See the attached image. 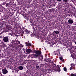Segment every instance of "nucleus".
Instances as JSON below:
<instances>
[{"mask_svg": "<svg viewBox=\"0 0 76 76\" xmlns=\"http://www.w3.org/2000/svg\"><path fill=\"white\" fill-rule=\"evenodd\" d=\"M35 53L36 54L32 55L33 56V58H37V57H38V55H39V54H41V52L38 51L36 50Z\"/></svg>", "mask_w": 76, "mask_h": 76, "instance_id": "obj_1", "label": "nucleus"}, {"mask_svg": "<svg viewBox=\"0 0 76 76\" xmlns=\"http://www.w3.org/2000/svg\"><path fill=\"white\" fill-rule=\"evenodd\" d=\"M3 40L5 42H7L9 41V39H8L7 37H5L4 38Z\"/></svg>", "mask_w": 76, "mask_h": 76, "instance_id": "obj_2", "label": "nucleus"}, {"mask_svg": "<svg viewBox=\"0 0 76 76\" xmlns=\"http://www.w3.org/2000/svg\"><path fill=\"white\" fill-rule=\"evenodd\" d=\"M53 34L54 36H55L56 34L57 35H58L59 34V31H54V32H53Z\"/></svg>", "mask_w": 76, "mask_h": 76, "instance_id": "obj_3", "label": "nucleus"}, {"mask_svg": "<svg viewBox=\"0 0 76 76\" xmlns=\"http://www.w3.org/2000/svg\"><path fill=\"white\" fill-rule=\"evenodd\" d=\"M2 72L3 74H6V73H7V72H8L7 70L5 69H3L2 70Z\"/></svg>", "mask_w": 76, "mask_h": 76, "instance_id": "obj_4", "label": "nucleus"}, {"mask_svg": "<svg viewBox=\"0 0 76 76\" xmlns=\"http://www.w3.org/2000/svg\"><path fill=\"white\" fill-rule=\"evenodd\" d=\"M68 22L70 24H72L73 23V20L72 19H69L68 20Z\"/></svg>", "mask_w": 76, "mask_h": 76, "instance_id": "obj_5", "label": "nucleus"}, {"mask_svg": "<svg viewBox=\"0 0 76 76\" xmlns=\"http://www.w3.org/2000/svg\"><path fill=\"white\" fill-rule=\"evenodd\" d=\"M32 50L30 49H27L26 50V52L28 54H29L30 53H32Z\"/></svg>", "mask_w": 76, "mask_h": 76, "instance_id": "obj_6", "label": "nucleus"}, {"mask_svg": "<svg viewBox=\"0 0 76 76\" xmlns=\"http://www.w3.org/2000/svg\"><path fill=\"white\" fill-rule=\"evenodd\" d=\"M59 67V66L58 65L57 66L56 68L57 69L56 70V71L57 72H60V67Z\"/></svg>", "mask_w": 76, "mask_h": 76, "instance_id": "obj_7", "label": "nucleus"}, {"mask_svg": "<svg viewBox=\"0 0 76 76\" xmlns=\"http://www.w3.org/2000/svg\"><path fill=\"white\" fill-rule=\"evenodd\" d=\"M18 69L20 70H23V67L22 66H20L18 68Z\"/></svg>", "mask_w": 76, "mask_h": 76, "instance_id": "obj_8", "label": "nucleus"}, {"mask_svg": "<svg viewBox=\"0 0 76 76\" xmlns=\"http://www.w3.org/2000/svg\"><path fill=\"white\" fill-rule=\"evenodd\" d=\"M26 46H31V44L30 43H28L27 42H26Z\"/></svg>", "mask_w": 76, "mask_h": 76, "instance_id": "obj_9", "label": "nucleus"}, {"mask_svg": "<svg viewBox=\"0 0 76 76\" xmlns=\"http://www.w3.org/2000/svg\"><path fill=\"white\" fill-rule=\"evenodd\" d=\"M59 59H60V60H61V61H63H63H64V59H63V57H60Z\"/></svg>", "mask_w": 76, "mask_h": 76, "instance_id": "obj_10", "label": "nucleus"}, {"mask_svg": "<svg viewBox=\"0 0 76 76\" xmlns=\"http://www.w3.org/2000/svg\"><path fill=\"white\" fill-rule=\"evenodd\" d=\"M75 67V66L74 65L72 66H71V67H70V70H72V69H73V68Z\"/></svg>", "mask_w": 76, "mask_h": 76, "instance_id": "obj_11", "label": "nucleus"}, {"mask_svg": "<svg viewBox=\"0 0 76 76\" xmlns=\"http://www.w3.org/2000/svg\"><path fill=\"white\" fill-rule=\"evenodd\" d=\"M10 6L9 3H7L6 4V7H9Z\"/></svg>", "mask_w": 76, "mask_h": 76, "instance_id": "obj_12", "label": "nucleus"}, {"mask_svg": "<svg viewBox=\"0 0 76 76\" xmlns=\"http://www.w3.org/2000/svg\"><path fill=\"white\" fill-rule=\"evenodd\" d=\"M40 57H39V59L41 58L40 59H41L42 60L43 59V57L42 56V55H41L40 56Z\"/></svg>", "mask_w": 76, "mask_h": 76, "instance_id": "obj_13", "label": "nucleus"}, {"mask_svg": "<svg viewBox=\"0 0 76 76\" xmlns=\"http://www.w3.org/2000/svg\"><path fill=\"white\" fill-rule=\"evenodd\" d=\"M14 44L15 46H17V45H18V43H17V42L16 43H14Z\"/></svg>", "mask_w": 76, "mask_h": 76, "instance_id": "obj_14", "label": "nucleus"}, {"mask_svg": "<svg viewBox=\"0 0 76 76\" xmlns=\"http://www.w3.org/2000/svg\"><path fill=\"white\" fill-rule=\"evenodd\" d=\"M18 47H23V45H22V44H21L20 45L18 46Z\"/></svg>", "mask_w": 76, "mask_h": 76, "instance_id": "obj_15", "label": "nucleus"}, {"mask_svg": "<svg viewBox=\"0 0 76 76\" xmlns=\"http://www.w3.org/2000/svg\"><path fill=\"white\" fill-rule=\"evenodd\" d=\"M64 71H66L67 70V68L66 67H64Z\"/></svg>", "mask_w": 76, "mask_h": 76, "instance_id": "obj_16", "label": "nucleus"}, {"mask_svg": "<svg viewBox=\"0 0 76 76\" xmlns=\"http://www.w3.org/2000/svg\"><path fill=\"white\" fill-rule=\"evenodd\" d=\"M71 76H76V75L74 74H71Z\"/></svg>", "mask_w": 76, "mask_h": 76, "instance_id": "obj_17", "label": "nucleus"}, {"mask_svg": "<svg viewBox=\"0 0 76 76\" xmlns=\"http://www.w3.org/2000/svg\"><path fill=\"white\" fill-rule=\"evenodd\" d=\"M26 33L27 34H29V33H30V32L27 31H26Z\"/></svg>", "mask_w": 76, "mask_h": 76, "instance_id": "obj_18", "label": "nucleus"}, {"mask_svg": "<svg viewBox=\"0 0 76 76\" xmlns=\"http://www.w3.org/2000/svg\"><path fill=\"white\" fill-rule=\"evenodd\" d=\"M17 44L18 45V44H20V42H19V41H17Z\"/></svg>", "mask_w": 76, "mask_h": 76, "instance_id": "obj_19", "label": "nucleus"}, {"mask_svg": "<svg viewBox=\"0 0 76 76\" xmlns=\"http://www.w3.org/2000/svg\"><path fill=\"white\" fill-rule=\"evenodd\" d=\"M72 58H73V59H76V58L75 57V56H72Z\"/></svg>", "mask_w": 76, "mask_h": 76, "instance_id": "obj_20", "label": "nucleus"}, {"mask_svg": "<svg viewBox=\"0 0 76 76\" xmlns=\"http://www.w3.org/2000/svg\"><path fill=\"white\" fill-rule=\"evenodd\" d=\"M36 69H38L39 68V66H36Z\"/></svg>", "mask_w": 76, "mask_h": 76, "instance_id": "obj_21", "label": "nucleus"}, {"mask_svg": "<svg viewBox=\"0 0 76 76\" xmlns=\"http://www.w3.org/2000/svg\"><path fill=\"white\" fill-rule=\"evenodd\" d=\"M64 1V2H67V1H68V0H63Z\"/></svg>", "mask_w": 76, "mask_h": 76, "instance_id": "obj_22", "label": "nucleus"}, {"mask_svg": "<svg viewBox=\"0 0 76 76\" xmlns=\"http://www.w3.org/2000/svg\"><path fill=\"white\" fill-rule=\"evenodd\" d=\"M55 53H56L55 54V55H56V54H57V51H55Z\"/></svg>", "mask_w": 76, "mask_h": 76, "instance_id": "obj_23", "label": "nucleus"}, {"mask_svg": "<svg viewBox=\"0 0 76 76\" xmlns=\"http://www.w3.org/2000/svg\"><path fill=\"white\" fill-rule=\"evenodd\" d=\"M3 5H5V4H6V2H4L3 3Z\"/></svg>", "mask_w": 76, "mask_h": 76, "instance_id": "obj_24", "label": "nucleus"}, {"mask_svg": "<svg viewBox=\"0 0 76 76\" xmlns=\"http://www.w3.org/2000/svg\"><path fill=\"white\" fill-rule=\"evenodd\" d=\"M57 1H61V0H56Z\"/></svg>", "mask_w": 76, "mask_h": 76, "instance_id": "obj_25", "label": "nucleus"}, {"mask_svg": "<svg viewBox=\"0 0 76 76\" xmlns=\"http://www.w3.org/2000/svg\"><path fill=\"white\" fill-rule=\"evenodd\" d=\"M1 7V4H0V8Z\"/></svg>", "mask_w": 76, "mask_h": 76, "instance_id": "obj_26", "label": "nucleus"}, {"mask_svg": "<svg viewBox=\"0 0 76 76\" xmlns=\"http://www.w3.org/2000/svg\"><path fill=\"white\" fill-rule=\"evenodd\" d=\"M11 35L12 36V35H13V34H12L11 33Z\"/></svg>", "mask_w": 76, "mask_h": 76, "instance_id": "obj_27", "label": "nucleus"}, {"mask_svg": "<svg viewBox=\"0 0 76 76\" xmlns=\"http://www.w3.org/2000/svg\"><path fill=\"white\" fill-rule=\"evenodd\" d=\"M20 50H21V48H20Z\"/></svg>", "mask_w": 76, "mask_h": 76, "instance_id": "obj_28", "label": "nucleus"}, {"mask_svg": "<svg viewBox=\"0 0 76 76\" xmlns=\"http://www.w3.org/2000/svg\"><path fill=\"white\" fill-rule=\"evenodd\" d=\"M53 9V10H54V9Z\"/></svg>", "mask_w": 76, "mask_h": 76, "instance_id": "obj_29", "label": "nucleus"}, {"mask_svg": "<svg viewBox=\"0 0 76 76\" xmlns=\"http://www.w3.org/2000/svg\"><path fill=\"white\" fill-rule=\"evenodd\" d=\"M28 42H29V41L28 42Z\"/></svg>", "mask_w": 76, "mask_h": 76, "instance_id": "obj_30", "label": "nucleus"}]
</instances>
